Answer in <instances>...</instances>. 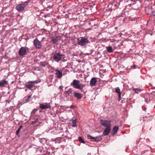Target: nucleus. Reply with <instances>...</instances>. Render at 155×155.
Listing matches in <instances>:
<instances>
[{"label":"nucleus","mask_w":155,"mask_h":155,"mask_svg":"<svg viewBox=\"0 0 155 155\" xmlns=\"http://www.w3.org/2000/svg\"><path fill=\"white\" fill-rule=\"evenodd\" d=\"M122 101H122V100H121V102H121H121H122Z\"/></svg>","instance_id":"40"},{"label":"nucleus","mask_w":155,"mask_h":155,"mask_svg":"<svg viewBox=\"0 0 155 155\" xmlns=\"http://www.w3.org/2000/svg\"><path fill=\"white\" fill-rule=\"evenodd\" d=\"M38 110V109H34L33 110H32V112H31V113H34V114H35V113Z\"/></svg>","instance_id":"27"},{"label":"nucleus","mask_w":155,"mask_h":155,"mask_svg":"<svg viewBox=\"0 0 155 155\" xmlns=\"http://www.w3.org/2000/svg\"><path fill=\"white\" fill-rule=\"evenodd\" d=\"M114 6H115V5H116V4H114Z\"/></svg>","instance_id":"41"},{"label":"nucleus","mask_w":155,"mask_h":155,"mask_svg":"<svg viewBox=\"0 0 155 155\" xmlns=\"http://www.w3.org/2000/svg\"><path fill=\"white\" fill-rule=\"evenodd\" d=\"M74 105H71L70 107L71 108V109H73V108H74Z\"/></svg>","instance_id":"32"},{"label":"nucleus","mask_w":155,"mask_h":155,"mask_svg":"<svg viewBox=\"0 0 155 155\" xmlns=\"http://www.w3.org/2000/svg\"><path fill=\"white\" fill-rule=\"evenodd\" d=\"M78 140L81 143H85V141L83 140L82 137H79L78 138Z\"/></svg>","instance_id":"23"},{"label":"nucleus","mask_w":155,"mask_h":155,"mask_svg":"<svg viewBox=\"0 0 155 155\" xmlns=\"http://www.w3.org/2000/svg\"><path fill=\"white\" fill-rule=\"evenodd\" d=\"M118 36H120V37L121 36V35L120 34H119L118 35Z\"/></svg>","instance_id":"37"},{"label":"nucleus","mask_w":155,"mask_h":155,"mask_svg":"<svg viewBox=\"0 0 155 155\" xmlns=\"http://www.w3.org/2000/svg\"><path fill=\"white\" fill-rule=\"evenodd\" d=\"M34 46L37 48H40L41 47V45L37 38H36L33 41Z\"/></svg>","instance_id":"9"},{"label":"nucleus","mask_w":155,"mask_h":155,"mask_svg":"<svg viewBox=\"0 0 155 155\" xmlns=\"http://www.w3.org/2000/svg\"><path fill=\"white\" fill-rule=\"evenodd\" d=\"M132 2H135L138 0H130Z\"/></svg>","instance_id":"35"},{"label":"nucleus","mask_w":155,"mask_h":155,"mask_svg":"<svg viewBox=\"0 0 155 155\" xmlns=\"http://www.w3.org/2000/svg\"><path fill=\"white\" fill-rule=\"evenodd\" d=\"M8 84V82L5 80L1 81H0V86L3 87L5 85Z\"/></svg>","instance_id":"16"},{"label":"nucleus","mask_w":155,"mask_h":155,"mask_svg":"<svg viewBox=\"0 0 155 155\" xmlns=\"http://www.w3.org/2000/svg\"><path fill=\"white\" fill-rule=\"evenodd\" d=\"M25 91H27V89H25Z\"/></svg>","instance_id":"39"},{"label":"nucleus","mask_w":155,"mask_h":155,"mask_svg":"<svg viewBox=\"0 0 155 155\" xmlns=\"http://www.w3.org/2000/svg\"><path fill=\"white\" fill-rule=\"evenodd\" d=\"M80 81L76 80H74L72 83H71V85H72L73 87L77 89H78L80 90H82L83 87L82 86L80 85L79 83Z\"/></svg>","instance_id":"3"},{"label":"nucleus","mask_w":155,"mask_h":155,"mask_svg":"<svg viewBox=\"0 0 155 155\" xmlns=\"http://www.w3.org/2000/svg\"><path fill=\"white\" fill-rule=\"evenodd\" d=\"M106 48L107 51L109 53H111L113 51V50L111 46L106 47Z\"/></svg>","instance_id":"19"},{"label":"nucleus","mask_w":155,"mask_h":155,"mask_svg":"<svg viewBox=\"0 0 155 155\" xmlns=\"http://www.w3.org/2000/svg\"><path fill=\"white\" fill-rule=\"evenodd\" d=\"M22 127V126L20 125L18 129H21Z\"/></svg>","instance_id":"34"},{"label":"nucleus","mask_w":155,"mask_h":155,"mask_svg":"<svg viewBox=\"0 0 155 155\" xmlns=\"http://www.w3.org/2000/svg\"><path fill=\"white\" fill-rule=\"evenodd\" d=\"M72 90L71 88H70L68 91H66L65 92V94H67L69 95H70L72 92Z\"/></svg>","instance_id":"20"},{"label":"nucleus","mask_w":155,"mask_h":155,"mask_svg":"<svg viewBox=\"0 0 155 155\" xmlns=\"http://www.w3.org/2000/svg\"><path fill=\"white\" fill-rule=\"evenodd\" d=\"M35 83H37L36 81L28 82L25 84V86L27 88L31 90L35 86Z\"/></svg>","instance_id":"6"},{"label":"nucleus","mask_w":155,"mask_h":155,"mask_svg":"<svg viewBox=\"0 0 155 155\" xmlns=\"http://www.w3.org/2000/svg\"><path fill=\"white\" fill-rule=\"evenodd\" d=\"M111 130L110 126L107 127H106L103 133V136L108 135L110 132Z\"/></svg>","instance_id":"10"},{"label":"nucleus","mask_w":155,"mask_h":155,"mask_svg":"<svg viewBox=\"0 0 155 155\" xmlns=\"http://www.w3.org/2000/svg\"><path fill=\"white\" fill-rule=\"evenodd\" d=\"M55 74L56 77L58 78H61L62 76V71L61 70L59 71L58 69L55 71Z\"/></svg>","instance_id":"11"},{"label":"nucleus","mask_w":155,"mask_h":155,"mask_svg":"<svg viewBox=\"0 0 155 155\" xmlns=\"http://www.w3.org/2000/svg\"><path fill=\"white\" fill-rule=\"evenodd\" d=\"M63 55H64L61 54L60 53H58L54 54L53 58L54 61L58 62L61 60Z\"/></svg>","instance_id":"4"},{"label":"nucleus","mask_w":155,"mask_h":155,"mask_svg":"<svg viewBox=\"0 0 155 155\" xmlns=\"http://www.w3.org/2000/svg\"><path fill=\"white\" fill-rule=\"evenodd\" d=\"M151 14L152 15L155 16V12H152Z\"/></svg>","instance_id":"30"},{"label":"nucleus","mask_w":155,"mask_h":155,"mask_svg":"<svg viewBox=\"0 0 155 155\" xmlns=\"http://www.w3.org/2000/svg\"><path fill=\"white\" fill-rule=\"evenodd\" d=\"M38 120V118H37L35 119V122L36 123L37 122Z\"/></svg>","instance_id":"33"},{"label":"nucleus","mask_w":155,"mask_h":155,"mask_svg":"<svg viewBox=\"0 0 155 155\" xmlns=\"http://www.w3.org/2000/svg\"><path fill=\"white\" fill-rule=\"evenodd\" d=\"M116 133V126H114L113 128V130L111 132V134L114 135Z\"/></svg>","instance_id":"21"},{"label":"nucleus","mask_w":155,"mask_h":155,"mask_svg":"<svg viewBox=\"0 0 155 155\" xmlns=\"http://www.w3.org/2000/svg\"><path fill=\"white\" fill-rule=\"evenodd\" d=\"M97 82L96 78H92L90 81V85L91 87H93L95 85L96 83Z\"/></svg>","instance_id":"13"},{"label":"nucleus","mask_w":155,"mask_h":155,"mask_svg":"<svg viewBox=\"0 0 155 155\" xmlns=\"http://www.w3.org/2000/svg\"><path fill=\"white\" fill-rule=\"evenodd\" d=\"M51 107V106L49 104H46L45 105H44L43 104H40V108L41 110L49 108Z\"/></svg>","instance_id":"12"},{"label":"nucleus","mask_w":155,"mask_h":155,"mask_svg":"<svg viewBox=\"0 0 155 155\" xmlns=\"http://www.w3.org/2000/svg\"><path fill=\"white\" fill-rule=\"evenodd\" d=\"M63 87L62 86H60L59 87V89L60 90H62Z\"/></svg>","instance_id":"31"},{"label":"nucleus","mask_w":155,"mask_h":155,"mask_svg":"<svg viewBox=\"0 0 155 155\" xmlns=\"http://www.w3.org/2000/svg\"><path fill=\"white\" fill-rule=\"evenodd\" d=\"M26 47H21L19 49L18 54L21 56H22L25 55L26 53Z\"/></svg>","instance_id":"7"},{"label":"nucleus","mask_w":155,"mask_h":155,"mask_svg":"<svg viewBox=\"0 0 155 155\" xmlns=\"http://www.w3.org/2000/svg\"><path fill=\"white\" fill-rule=\"evenodd\" d=\"M115 92H116V88H115Z\"/></svg>","instance_id":"38"},{"label":"nucleus","mask_w":155,"mask_h":155,"mask_svg":"<svg viewBox=\"0 0 155 155\" xmlns=\"http://www.w3.org/2000/svg\"><path fill=\"white\" fill-rule=\"evenodd\" d=\"M87 136L88 139L91 140V141H93L98 142L102 139V137L101 136L93 137L89 134H87Z\"/></svg>","instance_id":"5"},{"label":"nucleus","mask_w":155,"mask_h":155,"mask_svg":"<svg viewBox=\"0 0 155 155\" xmlns=\"http://www.w3.org/2000/svg\"><path fill=\"white\" fill-rule=\"evenodd\" d=\"M73 95L75 97H76L78 99H81L82 97L81 94L77 93L75 92H74L73 93Z\"/></svg>","instance_id":"14"},{"label":"nucleus","mask_w":155,"mask_h":155,"mask_svg":"<svg viewBox=\"0 0 155 155\" xmlns=\"http://www.w3.org/2000/svg\"><path fill=\"white\" fill-rule=\"evenodd\" d=\"M61 108L64 107L65 109H66V108H68V106H61Z\"/></svg>","instance_id":"29"},{"label":"nucleus","mask_w":155,"mask_h":155,"mask_svg":"<svg viewBox=\"0 0 155 155\" xmlns=\"http://www.w3.org/2000/svg\"><path fill=\"white\" fill-rule=\"evenodd\" d=\"M40 66L43 67H45V66L46 65V63L45 62H41L40 63Z\"/></svg>","instance_id":"25"},{"label":"nucleus","mask_w":155,"mask_h":155,"mask_svg":"<svg viewBox=\"0 0 155 155\" xmlns=\"http://www.w3.org/2000/svg\"><path fill=\"white\" fill-rule=\"evenodd\" d=\"M29 1H27L24 3H21L17 5L15 8L18 12H22L28 5Z\"/></svg>","instance_id":"2"},{"label":"nucleus","mask_w":155,"mask_h":155,"mask_svg":"<svg viewBox=\"0 0 155 155\" xmlns=\"http://www.w3.org/2000/svg\"><path fill=\"white\" fill-rule=\"evenodd\" d=\"M100 123L102 126L105 127H107L111 126L110 121L107 120H100Z\"/></svg>","instance_id":"8"},{"label":"nucleus","mask_w":155,"mask_h":155,"mask_svg":"<svg viewBox=\"0 0 155 155\" xmlns=\"http://www.w3.org/2000/svg\"><path fill=\"white\" fill-rule=\"evenodd\" d=\"M78 44L82 46H85L89 42L88 39L85 37H80L77 38Z\"/></svg>","instance_id":"1"},{"label":"nucleus","mask_w":155,"mask_h":155,"mask_svg":"<svg viewBox=\"0 0 155 155\" xmlns=\"http://www.w3.org/2000/svg\"><path fill=\"white\" fill-rule=\"evenodd\" d=\"M20 129H18V130L16 131V135L18 136V137H19L20 136V135L19 134V133L20 132Z\"/></svg>","instance_id":"26"},{"label":"nucleus","mask_w":155,"mask_h":155,"mask_svg":"<svg viewBox=\"0 0 155 155\" xmlns=\"http://www.w3.org/2000/svg\"><path fill=\"white\" fill-rule=\"evenodd\" d=\"M133 90L136 93H138L141 91V89L138 88L134 89Z\"/></svg>","instance_id":"24"},{"label":"nucleus","mask_w":155,"mask_h":155,"mask_svg":"<svg viewBox=\"0 0 155 155\" xmlns=\"http://www.w3.org/2000/svg\"><path fill=\"white\" fill-rule=\"evenodd\" d=\"M58 41V37L57 36L52 37H51V42L53 44L55 43Z\"/></svg>","instance_id":"15"},{"label":"nucleus","mask_w":155,"mask_h":155,"mask_svg":"<svg viewBox=\"0 0 155 155\" xmlns=\"http://www.w3.org/2000/svg\"><path fill=\"white\" fill-rule=\"evenodd\" d=\"M72 122V126L73 127H76V120H71Z\"/></svg>","instance_id":"22"},{"label":"nucleus","mask_w":155,"mask_h":155,"mask_svg":"<svg viewBox=\"0 0 155 155\" xmlns=\"http://www.w3.org/2000/svg\"><path fill=\"white\" fill-rule=\"evenodd\" d=\"M118 129H119L118 127L117 126V130H118Z\"/></svg>","instance_id":"36"},{"label":"nucleus","mask_w":155,"mask_h":155,"mask_svg":"<svg viewBox=\"0 0 155 155\" xmlns=\"http://www.w3.org/2000/svg\"><path fill=\"white\" fill-rule=\"evenodd\" d=\"M137 66L135 65H133V66H131V69H133V68H134V69H135L136 68V67Z\"/></svg>","instance_id":"28"},{"label":"nucleus","mask_w":155,"mask_h":155,"mask_svg":"<svg viewBox=\"0 0 155 155\" xmlns=\"http://www.w3.org/2000/svg\"><path fill=\"white\" fill-rule=\"evenodd\" d=\"M31 96L30 95L27 97H25L23 99V103H26L29 101V99L31 97Z\"/></svg>","instance_id":"18"},{"label":"nucleus","mask_w":155,"mask_h":155,"mask_svg":"<svg viewBox=\"0 0 155 155\" xmlns=\"http://www.w3.org/2000/svg\"><path fill=\"white\" fill-rule=\"evenodd\" d=\"M117 93L118 94V101L119 102L122 98L121 97V92L120 89L118 87H117Z\"/></svg>","instance_id":"17"}]
</instances>
